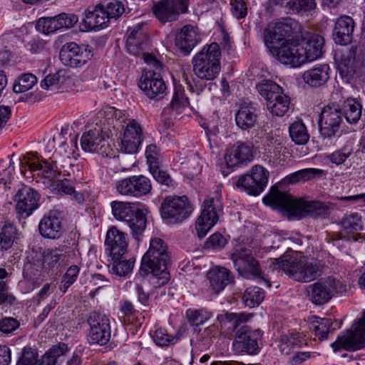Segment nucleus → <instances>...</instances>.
<instances>
[{"label":"nucleus","mask_w":365,"mask_h":365,"mask_svg":"<svg viewBox=\"0 0 365 365\" xmlns=\"http://www.w3.org/2000/svg\"><path fill=\"white\" fill-rule=\"evenodd\" d=\"M262 200L265 205L284 210L299 218L304 217L306 215L326 217L330 213L329 207L322 202L296 198L279 190L272 191L264 197Z\"/></svg>","instance_id":"1"},{"label":"nucleus","mask_w":365,"mask_h":365,"mask_svg":"<svg viewBox=\"0 0 365 365\" xmlns=\"http://www.w3.org/2000/svg\"><path fill=\"white\" fill-rule=\"evenodd\" d=\"M270 267L273 269H281L290 278L302 282H309L315 279L321 275L324 267L320 261L297 252L272 259Z\"/></svg>","instance_id":"2"},{"label":"nucleus","mask_w":365,"mask_h":365,"mask_svg":"<svg viewBox=\"0 0 365 365\" xmlns=\"http://www.w3.org/2000/svg\"><path fill=\"white\" fill-rule=\"evenodd\" d=\"M169 261L170 257L164 241L158 237L152 239L149 249L143 256L140 269L150 274V282L154 287H160L169 281Z\"/></svg>","instance_id":"3"},{"label":"nucleus","mask_w":365,"mask_h":365,"mask_svg":"<svg viewBox=\"0 0 365 365\" xmlns=\"http://www.w3.org/2000/svg\"><path fill=\"white\" fill-rule=\"evenodd\" d=\"M113 217L125 222L132 231L133 237L139 240L146 227L148 207L139 202L113 201L110 202Z\"/></svg>","instance_id":"4"},{"label":"nucleus","mask_w":365,"mask_h":365,"mask_svg":"<svg viewBox=\"0 0 365 365\" xmlns=\"http://www.w3.org/2000/svg\"><path fill=\"white\" fill-rule=\"evenodd\" d=\"M222 51L218 43L205 45L192 59L194 74L201 80L212 81L221 71Z\"/></svg>","instance_id":"5"},{"label":"nucleus","mask_w":365,"mask_h":365,"mask_svg":"<svg viewBox=\"0 0 365 365\" xmlns=\"http://www.w3.org/2000/svg\"><path fill=\"white\" fill-rule=\"evenodd\" d=\"M345 291V286L339 280L329 277L308 285L306 295L313 304L323 305L329 302L336 294Z\"/></svg>","instance_id":"6"},{"label":"nucleus","mask_w":365,"mask_h":365,"mask_svg":"<svg viewBox=\"0 0 365 365\" xmlns=\"http://www.w3.org/2000/svg\"><path fill=\"white\" fill-rule=\"evenodd\" d=\"M160 212L168 223H178L191 215L192 207L187 197L169 195L163 201Z\"/></svg>","instance_id":"7"},{"label":"nucleus","mask_w":365,"mask_h":365,"mask_svg":"<svg viewBox=\"0 0 365 365\" xmlns=\"http://www.w3.org/2000/svg\"><path fill=\"white\" fill-rule=\"evenodd\" d=\"M21 173L26 178H32L31 175L36 173L38 176L47 179L49 182L59 175L53 161L50 163L33 153L24 155L21 163Z\"/></svg>","instance_id":"8"},{"label":"nucleus","mask_w":365,"mask_h":365,"mask_svg":"<svg viewBox=\"0 0 365 365\" xmlns=\"http://www.w3.org/2000/svg\"><path fill=\"white\" fill-rule=\"evenodd\" d=\"M269 172L261 165L252 167L251 174L241 175L233 183L234 188L245 191L251 195H259L267 186Z\"/></svg>","instance_id":"9"},{"label":"nucleus","mask_w":365,"mask_h":365,"mask_svg":"<svg viewBox=\"0 0 365 365\" xmlns=\"http://www.w3.org/2000/svg\"><path fill=\"white\" fill-rule=\"evenodd\" d=\"M90 329L87 339L91 344H106L110 338V326L108 317L103 313L93 312L88 319Z\"/></svg>","instance_id":"10"},{"label":"nucleus","mask_w":365,"mask_h":365,"mask_svg":"<svg viewBox=\"0 0 365 365\" xmlns=\"http://www.w3.org/2000/svg\"><path fill=\"white\" fill-rule=\"evenodd\" d=\"M91 48L86 45L79 46L75 42L65 43L60 51L59 58L62 63L71 68H80L92 58Z\"/></svg>","instance_id":"11"},{"label":"nucleus","mask_w":365,"mask_h":365,"mask_svg":"<svg viewBox=\"0 0 365 365\" xmlns=\"http://www.w3.org/2000/svg\"><path fill=\"white\" fill-rule=\"evenodd\" d=\"M220 212V205L214 198L204 200L201 215L195 224V234L200 239L205 237L217 222Z\"/></svg>","instance_id":"12"},{"label":"nucleus","mask_w":365,"mask_h":365,"mask_svg":"<svg viewBox=\"0 0 365 365\" xmlns=\"http://www.w3.org/2000/svg\"><path fill=\"white\" fill-rule=\"evenodd\" d=\"M115 188L121 195L138 198L150 193L152 185L150 180L144 175H133L118 180Z\"/></svg>","instance_id":"13"},{"label":"nucleus","mask_w":365,"mask_h":365,"mask_svg":"<svg viewBox=\"0 0 365 365\" xmlns=\"http://www.w3.org/2000/svg\"><path fill=\"white\" fill-rule=\"evenodd\" d=\"M277 59L282 63L291 67H299L307 63L302 44H299V38L287 39L274 50Z\"/></svg>","instance_id":"14"},{"label":"nucleus","mask_w":365,"mask_h":365,"mask_svg":"<svg viewBox=\"0 0 365 365\" xmlns=\"http://www.w3.org/2000/svg\"><path fill=\"white\" fill-rule=\"evenodd\" d=\"M190 0H160L153 7L157 19L162 23L171 22L188 11Z\"/></svg>","instance_id":"15"},{"label":"nucleus","mask_w":365,"mask_h":365,"mask_svg":"<svg viewBox=\"0 0 365 365\" xmlns=\"http://www.w3.org/2000/svg\"><path fill=\"white\" fill-rule=\"evenodd\" d=\"M138 87L150 100L160 101L168 94V86L165 81L153 71L143 73Z\"/></svg>","instance_id":"16"},{"label":"nucleus","mask_w":365,"mask_h":365,"mask_svg":"<svg viewBox=\"0 0 365 365\" xmlns=\"http://www.w3.org/2000/svg\"><path fill=\"white\" fill-rule=\"evenodd\" d=\"M334 351L344 349L356 351L365 346V332L354 323L350 329L338 336L336 341L331 344Z\"/></svg>","instance_id":"17"},{"label":"nucleus","mask_w":365,"mask_h":365,"mask_svg":"<svg viewBox=\"0 0 365 365\" xmlns=\"http://www.w3.org/2000/svg\"><path fill=\"white\" fill-rule=\"evenodd\" d=\"M341 111L332 106L324 107L320 115L319 132L324 138H331L339 132L342 122Z\"/></svg>","instance_id":"18"},{"label":"nucleus","mask_w":365,"mask_h":365,"mask_svg":"<svg viewBox=\"0 0 365 365\" xmlns=\"http://www.w3.org/2000/svg\"><path fill=\"white\" fill-rule=\"evenodd\" d=\"M260 336V331L257 330L251 332L247 326H242L241 329H237L236 336L232 343V349L236 353H247L256 354L259 351L257 339Z\"/></svg>","instance_id":"19"},{"label":"nucleus","mask_w":365,"mask_h":365,"mask_svg":"<svg viewBox=\"0 0 365 365\" xmlns=\"http://www.w3.org/2000/svg\"><path fill=\"white\" fill-rule=\"evenodd\" d=\"M40 195L34 189L23 186L16 192L14 201L16 210L21 215L29 217L39 206Z\"/></svg>","instance_id":"20"},{"label":"nucleus","mask_w":365,"mask_h":365,"mask_svg":"<svg viewBox=\"0 0 365 365\" xmlns=\"http://www.w3.org/2000/svg\"><path fill=\"white\" fill-rule=\"evenodd\" d=\"M143 140V129L135 120H130L127 123L121 139L120 150L127 154H134Z\"/></svg>","instance_id":"21"},{"label":"nucleus","mask_w":365,"mask_h":365,"mask_svg":"<svg viewBox=\"0 0 365 365\" xmlns=\"http://www.w3.org/2000/svg\"><path fill=\"white\" fill-rule=\"evenodd\" d=\"M77 21L78 18L76 15L63 13L54 17L40 18L36 28L44 34H49L61 29L71 28Z\"/></svg>","instance_id":"22"},{"label":"nucleus","mask_w":365,"mask_h":365,"mask_svg":"<svg viewBox=\"0 0 365 365\" xmlns=\"http://www.w3.org/2000/svg\"><path fill=\"white\" fill-rule=\"evenodd\" d=\"M105 245L110 256L125 255L128 246V234L113 226L106 233Z\"/></svg>","instance_id":"23"},{"label":"nucleus","mask_w":365,"mask_h":365,"mask_svg":"<svg viewBox=\"0 0 365 365\" xmlns=\"http://www.w3.org/2000/svg\"><path fill=\"white\" fill-rule=\"evenodd\" d=\"M127 51L136 56H140L148 47V37L143 29V25L137 24L127 31Z\"/></svg>","instance_id":"24"},{"label":"nucleus","mask_w":365,"mask_h":365,"mask_svg":"<svg viewBox=\"0 0 365 365\" xmlns=\"http://www.w3.org/2000/svg\"><path fill=\"white\" fill-rule=\"evenodd\" d=\"M200 41L201 36L197 27L192 25H185L177 35L175 45L182 52L187 55Z\"/></svg>","instance_id":"25"},{"label":"nucleus","mask_w":365,"mask_h":365,"mask_svg":"<svg viewBox=\"0 0 365 365\" xmlns=\"http://www.w3.org/2000/svg\"><path fill=\"white\" fill-rule=\"evenodd\" d=\"M354 21L349 16L339 17L336 23L333 31V38L336 43L339 45H347L351 42Z\"/></svg>","instance_id":"26"},{"label":"nucleus","mask_w":365,"mask_h":365,"mask_svg":"<svg viewBox=\"0 0 365 365\" xmlns=\"http://www.w3.org/2000/svg\"><path fill=\"white\" fill-rule=\"evenodd\" d=\"M109 19L103 5H97L92 11H88L83 21L86 31H99L108 27Z\"/></svg>","instance_id":"27"},{"label":"nucleus","mask_w":365,"mask_h":365,"mask_svg":"<svg viewBox=\"0 0 365 365\" xmlns=\"http://www.w3.org/2000/svg\"><path fill=\"white\" fill-rule=\"evenodd\" d=\"M361 66L359 58H356V48L351 47L341 55L338 63V70L342 77L348 80L353 77L356 70Z\"/></svg>","instance_id":"28"},{"label":"nucleus","mask_w":365,"mask_h":365,"mask_svg":"<svg viewBox=\"0 0 365 365\" xmlns=\"http://www.w3.org/2000/svg\"><path fill=\"white\" fill-rule=\"evenodd\" d=\"M38 229L41 235L50 239H58L62 234L61 220L56 211L50 212L41 220Z\"/></svg>","instance_id":"29"},{"label":"nucleus","mask_w":365,"mask_h":365,"mask_svg":"<svg viewBox=\"0 0 365 365\" xmlns=\"http://www.w3.org/2000/svg\"><path fill=\"white\" fill-rule=\"evenodd\" d=\"M238 273L246 279L260 277L262 274L258 262L250 255H245L233 259Z\"/></svg>","instance_id":"30"},{"label":"nucleus","mask_w":365,"mask_h":365,"mask_svg":"<svg viewBox=\"0 0 365 365\" xmlns=\"http://www.w3.org/2000/svg\"><path fill=\"white\" fill-rule=\"evenodd\" d=\"M299 44H302L304 51V57L307 62L312 61L322 55L324 44V38L318 34H312L308 38H299Z\"/></svg>","instance_id":"31"},{"label":"nucleus","mask_w":365,"mask_h":365,"mask_svg":"<svg viewBox=\"0 0 365 365\" xmlns=\"http://www.w3.org/2000/svg\"><path fill=\"white\" fill-rule=\"evenodd\" d=\"M254 158V145L252 143L237 142L233 148L231 155H230V162L235 161L230 164V169L236 166H241L244 164L251 162Z\"/></svg>","instance_id":"32"},{"label":"nucleus","mask_w":365,"mask_h":365,"mask_svg":"<svg viewBox=\"0 0 365 365\" xmlns=\"http://www.w3.org/2000/svg\"><path fill=\"white\" fill-rule=\"evenodd\" d=\"M207 279L209 283L210 292L217 294L227 286L228 271L224 267L215 266L207 272Z\"/></svg>","instance_id":"33"},{"label":"nucleus","mask_w":365,"mask_h":365,"mask_svg":"<svg viewBox=\"0 0 365 365\" xmlns=\"http://www.w3.org/2000/svg\"><path fill=\"white\" fill-rule=\"evenodd\" d=\"M257 117L255 107L250 103L244 102L236 114V124L242 130H248L255 126Z\"/></svg>","instance_id":"34"},{"label":"nucleus","mask_w":365,"mask_h":365,"mask_svg":"<svg viewBox=\"0 0 365 365\" xmlns=\"http://www.w3.org/2000/svg\"><path fill=\"white\" fill-rule=\"evenodd\" d=\"M274 24L284 41L287 39L292 41L302 36V26L292 19H284Z\"/></svg>","instance_id":"35"},{"label":"nucleus","mask_w":365,"mask_h":365,"mask_svg":"<svg viewBox=\"0 0 365 365\" xmlns=\"http://www.w3.org/2000/svg\"><path fill=\"white\" fill-rule=\"evenodd\" d=\"M329 66L327 64H319L306 71L303 74L305 83L313 87L324 84L329 78Z\"/></svg>","instance_id":"36"},{"label":"nucleus","mask_w":365,"mask_h":365,"mask_svg":"<svg viewBox=\"0 0 365 365\" xmlns=\"http://www.w3.org/2000/svg\"><path fill=\"white\" fill-rule=\"evenodd\" d=\"M124 255L110 256L111 261L108 266L110 274L118 277H126L131 273L135 260L133 259H125Z\"/></svg>","instance_id":"37"},{"label":"nucleus","mask_w":365,"mask_h":365,"mask_svg":"<svg viewBox=\"0 0 365 365\" xmlns=\"http://www.w3.org/2000/svg\"><path fill=\"white\" fill-rule=\"evenodd\" d=\"M63 257L62 250L59 249H47L36 253L34 264L46 269L53 268Z\"/></svg>","instance_id":"38"},{"label":"nucleus","mask_w":365,"mask_h":365,"mask_svg":"<svg viewBox=\"0 0 365 365\" xmlns=\"http://www.w3.org/2000/svg\"><path fill=\"white\" fill-rule=\"evenodd\" d=\"M100 128H94L83 134L81 138V148L86 152L94 153L98 151V146L103 139Z\"/></svg>","instance_id":"39"},{"label":"nucleus","mask_w":365,"mask_h":365,"mask_svg":"<svg viewBox=\"0 0 365 365\" xmlns=\"http://www.w3.org/2000/svg\"><path fill=\"white\" fill-rule=\"evenodd\" d=\"M361 104L355 98H347L341 106L342 113L350 124L356 123L361 117Z\"/></svg>","instance_id":"40"},{"label":"nucleus","mask_w":365,"mask_h":365,"mask_svg":"<svg viewBox=\"0 0 365 365\" xmlns=\"http://www.w3.org/2000/svg\"><path fill=\"white\" fill-rule=\"evenodd\" d=\"M266 105L273 115L282 117L289 110L290 99L282 91Z\"/></svg>","instance_id":"41"},{"label":"nucleus","mask_w":365,"mask_h":365,"mask_svg":"<svg viewBox=\"0 0 365 365\" xmlns=\"http://www.w3.org/2000/svg\"><path fill=\"white\" fill-rule=\"evenodd\" d=\"M331 326L332 322L330 319L314 316L311 322L310 329L314 332L319 340L323 341L327 339Z\"/></svg>","instance_id":"42"},{"label":"nucleus","mask_w":365,"mask_h":365,"mask_svg":"<svg viewBox=\"0 0 365 365\" xmlns=\"http://www.w3.org/2000/svg\"><path fill=\"white\" fill-rule=\"evenodd\" d=\"M256 88L262 97L266 101V103L275 98L282 92V88L275 82L270 80H263L259 82Z\"/></svg>","instance_id":"43"},{"label":"nucleus","mask_w":365,"mask_h":365,"mask_svg":"<svg viewBox=\"0 0 365 365\" xmlns=\"http://www.w3.org/2000/svg\"><path fill=\"white\" fill-rule=\"evenodd\" d=\"M325 174L324 170L318 168H305L299 170L287 177L290 183H296L299 181L306 182L316 178H320Z\"/></svg>","instance_id":"44"},{"label":"nucleus","mask_w":365,"mask_h":365,"mask_svg":"<svg viewBox=\"0 0 365 365\" xmlns=\"http://www.w3.org/2000/svg\"><path fill=\"white\" fill-rule=\"evenodd\" d=\"M316 6L315 0H289L284 8L288 13L303 14L314 10Z\"/></svg>","instance_id":"45"},{"label":"nucleus","mask_w":365,"mask_h":365,"mask_svg":"<svg viewBox=\"0 0 365 365\" xmlns=\"http://www.w3.org/2000/svg\"><path fill=\"white\" fill-rule=\"evenodd\" d=\"M304 342V337L300 333H292L281 337L279 349L282 353L289 354L294 347L301 346Z\"/></svg>","instance_id":"46"},{"label":"nucleus","mask_w":365,"mask_h":365,"mask_svg":"<svg viewBox=\"0 0 365 365\" xmlns=\"http://www.w3.org/2000/svg\"><path fill=\"white\" fill-rule=\"evenodd\" d=\"M289 135L292 140L298 145H304L309 138L305 125L301 121H296L289 126Z\"/></svg>","instance_id":"47"},{"label":"nucleus","mask_w":365,"mask_h":365,"mask_svg":"<svg viewBox=\"0 0 365 365\" xmlns=\"http://www.w3.org/2000/svg\"><path fill=\"white\" fill-rule=\"evenodd\" d=\"M217 328L215 325L210 326L203 330H200L197 334L196 348L200 351L207 350L212 344V338L215 336Z\"/></svg>","instance_id":"48"},{"label":"nucleus","mask_w":365,"mask_h":365,"mask_svg":"<svg viewBox=\"0 0 365 365\" xmlns=\"http://www.w3.org/2000/svg\"><path fill=\"white\" fill-rule=\"evenodd\" d=\"M264 298V291L257 287H250L247 288L242 301L245 306L249 307H255L259 305Z\"/></svg>","instance_id":"49"},{"label":"nucleus","mask_w":365,"mask_h":365,"mask_svg":"<svg viewBox=\"0 0 365 365\" xmlns=\"http://www.w3.org/2000/svg\"><path fill=\"white\" fill-rule=\"evenodd\" d=\"M289 150L284 145H277L267 152V159L272 165L276 166L283 164L289 157Z\"/></svg>","instance_id":"50"},{"label":"nucleus","mask_w":365,"mask_h":365,"mask_svg":"<svg viewBox=\"0 0 365 365\" xmlns=\"http://www.w3.org/2000/svg\"><path fill=\"white\" fill-rule=\"evenodd\" d=\"M189 106L188 98L185 95L184 88L181 85H175L170 106L177 113H181L182 110Z\"/></svg>","instance_id":"51"},{"label":"nucleus","mask_w":365,"mask_h":365,"mask_svg":"<svg viewBox=\"0 0 365 365\" xmlns=\"http://www.w3.org/2000/svg\"><path fill=\"white\" fill-rule=\"evenodd\" d=\"M37 83V78L32 73H24L16 80L13 91L16 93H24L31 89Z\"/></svg>","instance_id":"52"},{"label":"nucleus","mask_w":365,"mask_h":365,"mask_svg":"<svg viewBox=\"0 0 365 365\" xmlns=\"http://www.w3.org/2000/svg\"><path fill=\"white\" fill-rule=\"evenodd\" d=\"M353 145L351 143H346L341 148L335 150L329 155V160L337 165L344 163L346 160L353 153Z\"/></svg>","instance_id":"53"},{"label":"nucleus","mask_w":365,"mask_h":365,"mask_svg":"<svg viewBox=\"0 0 365 365\" xmlns=\"http://www.w3.org/2000/svg\"><path fill=\"white\" fill-rule=\"evenodd\" d=\"M153 338L155 344L160 346H169L178 341V337L169 334L165 329H158L154 332Z\"/></svg>","instance_id":"54"},{"label":"nucleus","mask_w":365,"mask_h":365,"mask_svg":"<svg viewBox=\"0 0 365 365\" xmlns=\"http://www.w3.org/2000/svg\"><path fill=\"white\" fill-rule=\"evenodd\" d=\"M341 226L348 231H359L362 229L361 216L357 213L346 215L341 220Z\"/></svg>","instance_id":"55"},{"label":"nucleus","mask_w":365,"mask_h":365,"mask_svg":"<svg viewBox=\"0 0 365 365\" xmlns=\"http://www.w3.org/2000/svg\"><path fill=\"white\" fill-rule=\"evenodd\" d=\"M186 316L188 322L193 326H199L207 321L211 314L210 312L200 309H188L186 312Z\"/></svg>","instance_id":"56"},{"label":"nucleus","mask_w":365,"mask_h":365,"mask_svg":"<svg viewBox=\"0 0 365 365\" xmlns=\"http://www.w3.org/2000/svg\"><path fill=\"white\" fill-rule=\"evenodd\" d=\"M14 230L11 225H5L0 232V251L7 250L14 242Z\"/></svg>","instance_id":"57"},{"label":"nucleus","mask_w":365,"mask_h":365,"mask_svg":"<svg viewBox=\"0 0 365 365\" xmlns=\"http://www.w3.org/2000/svg\"><path fill=\"white\" fill-rule=\"evenodd\" d=\"M103 9L108 16L109 21L111 19H118L125 12L124 4L116 0L103 6Z\"/></svg>","instance_id":"58"},{"label":"nucleus","mask_w":365,"mask_h":365,"mask_svg":"<svg viewBox=\"0 0 365 365\" xmlns=\"http://www.w3.org/2000/svg\"><path fill=\"white\" fill-rule=\"evenodd\" d=\"M63 82V77L60 73L52 75H48L41 82V86L46 90H58L61 88Z\"/></svg>","instance_id":"59"},{"label":"nucleus","mask_w":365,"mask_h":365,"mask_svg":"<svg viewBox=\"0 0 365 365\" xmlns=\"http://www.w3.org/2000/svg\"><path fill=\"white\" fill-rule=\"evenodd\" d=\"M264 41L267 46L274 48V44L281 41L284 42L283 38L279 36V33L276 29L274 23L268 25L264 29Z\"/></svg>","instance_id":"60"},{"label":"nucleus","mask_w":365,"mask_h":365,"mask_svg":"<svg viewBox=\"0 0 365 365\" xmlns=\"http://www.w3.org/2000/svg\"><path fill=\"white\" fill-rule=\"evenodd\" d=\"M17 365H41V360L38 359L36 349L25 347L21 358L18 361Z\"/></svg>","instance_id":"61"},{"label":"nucleus","mask_w":365,"mask_h":365,"mask_svg":"<svg viewBox=\"0 0 365 365\" xmlns=\"http://www.w3.org/2000/svg\"><path fill=\"white\" fill-rule=\"evenodd\" d=\"M120 312L123 314L124 322L132 324L137 319L138 312L134 309L133 305L128 301H123L120 305Z\"/></svg>","instance_id":"62"},{"label":"nucleus","mask_w":365,"mask_h":365,"mask_svg":"<svg viewBox=\"0 0 365 365\" xmlns=\"http://www.w3.org/2000/svg\"><path fill=\"white\" fill-rule=\"evenodd\" d=\"M150 170L153 178L159 182L169 186L172 185V179L168 173L166 171L163 170L160 165H155V166H153L150 168Z\"/></svg>","instance_id":"63"},{"label":"nucleus","mask_w":365,"mask_h":365,"mask_svg":"<svg viewBox=\"0 0 365 365\" xmlns=\"http://www.w3.org/2000/svg\"><path fill=\"white\" fill-rule=\"evenodd\" d=\"M227 240L220 233L216 232L212 235L205 243L208 249L219 250L225 246Z\"/></svg>","instance_id":"64"}]
</instances>
